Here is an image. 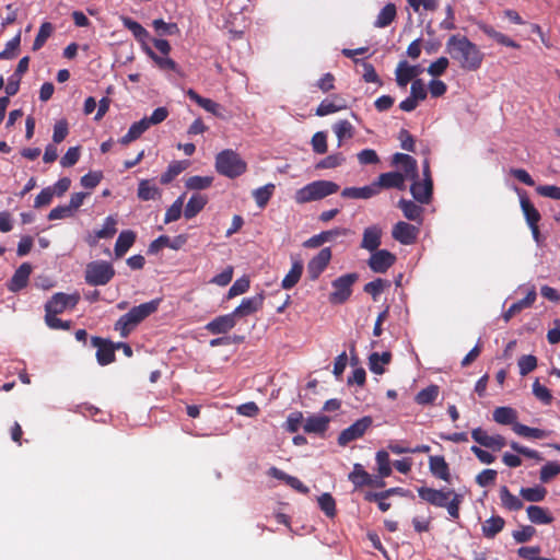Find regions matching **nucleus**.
<instances>
[{
	"label": "nucleus",
	"mask_w": 560,
	"mask_h": 560,
	"mask_svg": "<svg viewBox=\"0 0 560 560\" xmlns=\"http://www.w3.org/2000/svg\"><path fill=\"white\" fill-rule=\"evenodd\" d=\"M520 495L527 502H541L547 495V489L542 486L521 488Z\"/></svg>",
	"instance_id": "43"
},
{
	"label": "nucleus",
	"mask_w": 560,
	"mask_h": 560,
	"mask_svg": "<svg viewBox=\"0 0 560 560\" xmlns=\"http://www.w3.org/2000/svg\"><path fill=\"white\" fill-rule=\"evenodd\" d=\"M52 32V24L49 22H44L40 25L38 33L34 39L32 49L34 51L39 50L45 45L46 40L51 36Z\"/></svg>",
	"instance_id": "49"
},
{
	"label": "nucleus",
	"mask_w": 560,
	"mask_h": 560,
	"mask_svg": "<svg viewBox=\"0 0 560 560\" xmlns=\"http://www.w3.org/2000/svg\"><path fill=\"white\" fill-rule=\"evenodd\" d=\"M517 412L511 407H498L493 411V420L499 424H513L517 423Z\"/></svg>",
	"instance_id": "38"
},
{
	"label": "nucleus",
	"mask_w": 560,
	"mask_h": 560,
	"mask_svg": "<svg viewBox=\"0 0 560 560\" xmlns=\"http://www.w3.org/2000/svg\"><path fill=\"white\" fill-rule=\"evenodd\" d=\"M397 15L396 5L394 3H387L378 13L374 26L378 28L386 27L393 23Z\"/></svg>",
	"instance_id": "39"
},
{
	"label": "nucleus",
	"mask_w": 560,
	"mask_h": 560,
	"mask_svg": "<svg viewBox=\"0 0 560 560\" xmlns=\"http://www.w3.org/2000/svg\"><path fill=\"white\" fill-rule=\"evenodd\" d=\"M418 235L419 228L405 221L397 222L392 230L393 238L404 245H411L416 243Z\"/></svg>",
	"instance_id": "14"
},
{
	"label": "nucleus",
	"mask_w": 560,
	"mask_h": 560,
	"mask_svg": "<svg viewBox=\"0 0 560 560\" xmlns=\"http://www.w3.org/2000/svg\"><path fill=\"white\" fill-rule=\"evenodd\" d=\"M303 272V264L301 260H294L291 269L282 280V288L285 290L292 289L301 279Z\"/></svg>",
	"instance_id": "36"
},
{
	"label": "nucleus",
	"mask_w": 560,
	"mask_h": 560,
	"mask_svg": "<svg viewBox=\"0 0 560 560\" xmlns=\"http://www.w3.org/2000/svg\"><path fill=\"white\" fill-rule=\"evenodd\" d=\"M399 209L402 211L405 218L410 221H416L419 224L422 223L423 208L412 200L400 199L398 202Z\"/></svg>",
	"instance_id": "30"
},
{
	"label": "nucleus",
	"mask_w": 560,
	"mask_h": 560,
	"mask_svg": "<svg viewBox=\"0 0 560 560\" xmlns=\"http://www.w3.org/2000/svg\"><path fill=\"white\" fill-rule=\"evenodd\" d=\"M187 96L194 101L195 103H197L200 107H202L205 110L209 112V113H212V114H217L218 109H219V104L215 103L214 101L210 100V98H206V97H202L200 96L195 90L192 89H189L187 91Z\"/></svg>",
	"instance_id": "47"
},
{
	"label": "nucleus",
	"mask_w": 560,
	"mask_h": 560,
	"mask_svg": "<svg viewBox=\"0 0 560 560\" xmlns=\"http://www.w3.org/2000/svg\"><path fill=\"white\" fill-rule=\"evenodd\" d=\"M80 296L78 294L55 293L45 304V315H58L67 308H73Z\"/></svg>",
	"instance_id": "10"
},
{
	"label": "nucleus",
	"mask_w": 560,
	"mask_h": 560,
	"mask_svg": "<svg viewBox=\"0 0 560 560\" xmlns=\"http://www.w3.org/2000/svg\"><path fill=\"white\" fill-rule=\"evenodd\" d=\"M275 188L276 187L273 184H267L253 191V197L259 209H264L268 205L270 198L275 192Z\"/></svg>",
	"instance_id": "44"
},
{
	"label": "nucleus",
	"mask_w": 560,
	"mask_h": 560,
	"mask_svg": "<svg viewBox=\"0 0 560 560\" xmlns=\"http://www.w3.org/2000/svg\"><path fill=\"white\" fill-rule=\"evenodd\" d=\"M160 196L159 188L148 179H142L138 186V198L143 201L154 200Z\"/></svg>",
	"instance_id": "42"
},
{
	"label": "nucleus",
	"mask_w": 560,
	"mask_h": 560,
	"mask_svg": "<svg viewBox=\"0 0 560 560\" xmlns=\"http://www.w3.org/2000/svg\"><path fill=\"white\" fill-rule=\"evenodd\" d=\"M377 195V185L372 183L364 187H346L341 191L343 198L369 199Z\"/></svg>",
	"instance_id": "23"
},
{
	"label": "nucleus",
	"mask_w": 560,
	"mask_h": 560,
	"mask_svg": "<svg viewBox=\"0 0 560 560\" xmlns=\"http://www.w3.org/2000/svg\"><path fill=\"white\" fill-rule=\"evenodd\" d=\"M446 52L464 71L478 70L483 61V52L466 36L452 35L445 45Z\"/></svg>",
	"instance_id": "1"
},
{
	"label": "nucleus",
	"mask_w": 560,
	"mask_h": 560,
	"mask_svg": "<svg viewBox=\"0 0 560 560\" xmlns=\"http://www.w3.org/2000/svg\"><path fill=\"white\" fill-rule=\"evenodd\" d=\"M329 424V418L326 416H313L308 417L304 423V431L306 433H315L324 435Z\"/></svg>",
	"instance_id": "31"
},
{
	"label": "nucleus",
	"mask_w": 560,
	"mask_h": 560,
	"mask_svg": "<svg viewBox=\"0 0 560 560\" xmlns=\"http://www.w3.org/2000/svg\"><path fill=\"white\" fill-rule=\"evenodd\" d=\"M137 235L131 230L121 231L114 247L115 256L121 258L135 244Z\"/></svg>",
	"instance_id": "26"
},
{
	"label": "nucleus",
	"mask_w": 560,
	"mask_h": 560,
	"mask_svg": "<svg viewBox=\"0 0 560 560\" xmlns=\"http://www.w3.org/2000/svg\"><path fill=\"white\" fill-rule=\"evenodd\" d=\"M395 75L397 85L406 88L413 80L411 66L406 60L400 61L395 70Z\"/></svg>",
	"instance_id": "41"
},
{
	"label": "nucleus",
	"mask_w": 560,
	"mask_h": 560,
	"mask_svg": "<svg viewBox=\"0 0 560 560\" xmlns=\"http://www.w3.org/2000/svg\"><path fill=\"white\" fill-rule=\"evenodd\" d=\"M317 502L327 517L332 518L336 515V501L330 493H323L317 498Z\"/></svg>",
	"instance_id": "53"
},
{
	"label": "nucleus",
	"mask_w": 560,
	"mask_h": 560,
	"mask_svg": "<svg viewBox=\"0 0 560 560\" xmlns=\"http://www.w3.org/2000/svg\"><path fill=\"white\" fill-rule=\"evenodd\" d=\"M144 50L148 54V56L156 63V66L161 70H165V71H176L177 70V63L168 56L161 57V56L156 55L148 46L144 47Z\"/></svg>",
	"instance_id": "45"
},
{
	"label": "nucleus",
	"mask_w": 560,
	"mask_h": 560,
	"mask_svg": "<svg viewBox=\"0 0 560 560\" xmlns=\"http://www.w3.org/2000/svg\"><path fill=\"white\" fill-rule=\"evenodd\" d=\"M418 495L423 501L438 508H445L453 520L459 518V509L464 495L452 489H434L429 487L418 488Z\"/></svg>",
	"instance_id": "2"
},
{
	"label": "nucleus",
	"mask_w": 560,
	"mask_h": 560,
	"mask_svg": "<svg viewBox=\"0 0 560 560\" xmlns=\"http://www.w3.org/2000/svg\"><path fill=\"white\" fill-rule=\"evenodd\" d=\"M213 183L212 176H190L186 179L185 186L190 190H202L209 188Z\"/></svg>",
	"instance_id": "50"
},
{
	"label": "nucleus",
	"mask_w": 560,
	"mask_h": 560,
	"mask_svg": "<svg viewBox=\"0 0 560 560\" xmlns=\"http://www.w3.org/2000/svg\"><path fill=\"white\" fill-rule=\"evenodd\" d=\"M499 497L501 505L512 512H516L523 509L524 504L522 499L514 495L506 486H502L499 490Z\"/></svg>",
	"instance_id": "29"
},
{
	"label": "nucleus",
	"mask_w": 560,
	"mask_h": 560,
	"mask_svg": "<svg viewBox=\"0 0 560 560\" xmlns=\"http://www.w3.org/2000/svg\"><path fill=\"white\" fill-rule=\"evenodd\" d=\"M122 25L132 33L138 42L145 43L149 38V32L137 21L128 16L121 18Z\"/></svg>",
	"instance_id": "40"
},
{
	"label": "nucleus",
	"mask_w": 560,
	"mask_h": 560,
	"mask_svg": "<svg viewBox=\"0 0 560 560\" xmlns=\"http://www.w3.org/2000/svg\"><path fill=\"white\" fill-rule=\"evenodd\" d=\"M330 247H324L307 264V273L311 280H316L324 272L331 260Z\"/></svg>",
	"instance_id": "13"
},
{
	"label": "nucleus",
	"mask_w": 560,
	"mask_h": 560,
	"mask_svg": "<svg viewBox=\"0 0 560 560\" xmlns=\"http://www.w3.org/2000/svg\"><path fill=\"white\" fill-rule=\"evenodd\" d=\"M513 431L523 438H532V439H545L548 433L545 430L538 428H530L523 423H514Z\"/></svg>",
	"instance_id": "46"
},
{
	"label": "nucleus",
	"mask_w": 560,
	"mask_h": 560,
	"mask_svg": "<svg viewBox=\"0 0 560 560\" xmlns=\"http://www.w3.org/2000/svg\"><path fill=\"white\" fill-rule=\"evenodd\" d=\"M347 107L346 102L342 97L339 95H332V100H324L316 108V115L317 116H327L334 113H337L341 109H345Z\"/></svg>",
	"instance_id": "27"
},
{
	"label": "nucleus",
	"mask_w": 560,
	"mask_h": 560,
	"mask_svg": "<svg viewBox=\"0 0 560 560\" xmlns=\"http://www.w3.org/2000/svg\"><path fill=\"white\" fill-rule=\"evenodd\" d=\"M115 276L113 265L105 260L91 261L86 265L84 280L88 284L106 285Z\"/></svg>",
	"instance_id": "6"
},
{
	"label": "nucleus",
	"mask_w": 560,
	"mask_h": 560,
	"mask_svg": "<svg viewBox=\"0 0 560 560\" xmlns=\"http://www.w3.org/2000/svg\"><path fill=\"white\" fill-rule=\"evenodd\" d=\"M410 492L404 488L395 487L381 492H366L364 500L388 499L392 495L407 497Z\"/></svg>",
	"instance_id": "51"
},
{
	"label": "nucleus",
	"mask_w": 560,
	"mask_h": 560,
	"mask_svg": "<svg viewBox=\"0 0 560 560\" xmlns=\"http://www.w3.org/2000/svg\"><path fill=\"white\" fill-rule=\"evenodd\" d=\"M374 184L377 185V194L380 192L381 188H397L400 190L406 188L405 175L399 172L383 173L378 176Z\"/></svg>",
	"instance_id": "18"
},
{
	"label": "nucleus",
	"mask_w": 560,
	"mask_h": 560,
	"mask_svg": "<svg viewBox=\"0 0 560 560\" xmlns=\"http://www.w3.org/2000/svg\"><path fill=\"white\" fill-rule=\"evenodd\" d=\"M245 312V300L231 314L218 316L206 325V329L213 335L225 334L236 325V318Z\"/></svg>",
	"instance_id": "8"
},
{
	"label": "nucleus",
	"mask_w": 560,
	"mask_h": 560,
	"mask_svg": "<svg viewBox=\"0 0 560 560\" xmlns=\"http://www.w3.org/2000/svg\"><path fill=\"white\" fill-rule=\"evenodd\" d=\"M184 198H185V194L179 196L172 203V206L166 210L165 217H164L165 224L177 221L180 218L182 211H183Z\"/></svg>",
	"instance_id": "52"
},
{
	"label": "nucleus",
	"mask_w": 560,
	"mask_h": 560,
	"mask_svg": "<svg viewBox=\"0 0 560 560\" xmlns=\"http://www.w3.org/2000/svg\"><path fill=\"white\" fill-rule=\"evenodd\" d=\"M215 171L225 177L236 178L245 172V162L231 149L219 152L215 156Z\"/></svg>",
	"instance_id": "5"
},
{
	"label": "nucleus",
	"mask_w": 560,
	"mask_h": 560,
	"mask_svg": "<svg viewBox=\"0 0 560 560\" xmlns=\"http://www.w3.org/2000/svg\"><path fill=\"white\" fill-rule=\"evenodd\" d=\"M558 474H560V465L555 462H549L541 467L539 478L541 482H548Z\"/></svg>",
	"instance_id": "64"
},
{
	"label": "nucleus",
	"mask_w": 560,
	"mask_h": 560,
	"mask_svg": "<svg viewBox=\"0 0 560 560\" xmlns=\"http://www.w3.org/2000/svg\"><path fill=\"white\" fill-rule=\"evenodd\" d=\"M521 208L525 217L526 223L529 225L538 224L541 220L539 211L535 208L533 202L527 196H521L520 198Z\"/></svg>",
	"instance_id": "34"
},
{
	"label": "nucleus",
	"mask_w": 560,
	"mask_h": 560,
	"mask_svg": "<svg viewBox=\"0 0 560 560\" xmlns=\"http://www.w3.org/2000/svg\"><path fill=\"white\" fill-rule=\"evenodd\" d=\"M372 423L373 419L370 416L358 419L354 423L340 432L338 444L340 446H347L350 442L362 438L371 428Z\"/></svg>",
	"instance_id": "9"
},
{
	"label": "nucleus",
	"mask_w": 560,
	"mask_h": 560,
	"mask_svg": "<svg viewBox=\"0 0 560 560\" xmlns=\"http://www.w3.org/2000/svg\"><path fill=\"white\" fill-rule=\"evenodd\" d=\"M412 197L422 205H428L432 199L433 180H415L410 187Z\"/></svg>",
	"instance_id": "19"
},
{
	"label": "nucleus",
	"mask_w": 560,
	"mask_h": 560,
	"mask_svg": "<svg viewBox=\"0 0 560 560\" xmlns=\"http://www.w3.org/2000/svg\"><path fill=\"white\" fill-rule=\"evenodd\" d=\"M32 272V266L28 262H23L13 273L12 278L8 283V289L11 292H19L24 289Z\"/></svg>",
	"instance_id": "16"
},
{
	"label": "nucleus",
	"mask_w": 560,
	"mask_h": 560,
	"mask_svg": "<svg viewBox=\"0 0 560 560\" xmlns=\"http://www.w3.org/2000/svg\"><path fill=\"white\" fill-rule=\"evenodd\" d=\"M520 374L522 376L527 375L537 368V358L533 354L522 355L517 362Z\"/></svg>",
	"instance_id": "58"
},
{
	"label": "nucleus",
	"mask_w": 560,
	"mask_h": 560,
	"mask_svg": "<svg viewBox=\"0 0 560 560\" xmlns=\"http://www.w3.org/2000/svg\"><path fill=\"white\" fill-rule=\"evenodd\" d=\"M375 459L377 463L380 477L385 478L390 476L392 468L388 453L386 451H378L376 453Z\"/></svg>",
	"instance_id": "55"
},
{
	"label": "nucleus",
	"mask_w": 560,
	"mask_h": 560,
	"mask_svg": "<svg viewBox=\"0 0 560 560\" xmlns=\"http://www.w3.org/2000/svg\"><path fill=\"white\" fill-rule=\"evenodd\" d=\"M439 396V386L438 385H430L423 389H421L415 397V401L418 405H430L434 402V400Z\"/></svg>",
	"instance_id": "48"
},
{
	"label": "nucleus",
	"mask_w": 560,
	"mask_h": 560,
	"mask_svg": "<svg viewBox=\"0 0 560 560\" xmlns=\"http://www.w3.org/2000/svg\"><path fill=\"white\" fill-rule=\"evenodd\" d=\"M150 128L149 124L144 118L139 121L133 122L128 132L120 138L119 142L124 145L129 144L130 142L137 140L141 137L143 132H145Z\"/></svg>",
	"instance_id": "35"
},
{
	"label": "nucleus",
	"mask_w": 560,
	"mask_h": 560,
	"mask_svg": "<svg viewBox=\"0 0 560 560\" xmlns=\"http://www.w3.org/2000/svg\"><path fill=\"white\" fill-rule=\"evenodd\" d=\"M540 548L538 546L536 547H521L517 550V555L523 560H557L553 558H542L539 557Z\"/></svg>",
	"instance_id": "63"
},
{
	"label": "nucleus",
	"mask_w": 560,
	"mask_h": 560,
	"mask_svg": "<svg viewBox=\"0 0 560 560\" xmlns=\"http://www.w3.org/2000/svg\"><path fill=\"white\" fill-rule=\"evenodd\" d=\"M429 469H430V472L434 477H436L443 481H446V482L450 481V479H451L450 467L443 456H440V455L430 456L429 457Z\"/></svg>",
	"instance_id": "21"
},
{
	"label": "nucleus",
	"mask_w": 560,
	"mask_h": 560,
	"mask_svg": "<svg viewBox=\"0 0 560 560\" xmlns=\"http://www.w3.org/2000/svg\"><path fill=\"white\" fill-rule=\"evenodd\" d=\"M397 260L395 254L387 249H376L371 252V256L368 260L369 268L376 273H385L392 268Z\"/></svg>",
	"instance_id": "11"
},
{
	"label": "nucleus",
	"mask_w": 560,
	"mask_h": 560,
	"mask_svg": "<svg viewBox=\"0 0 560 560\" xmlns=\"http://www.w3.org/2000/svg\"><path fill=\"white\" fill-rule=\"evenodd\" d=\"M334 131L340 143L346 138H352L353 126L348 120H339L334 125Z\"/></svg>",
	"instance_id": "59"
},
{
	"label": "nucleus",
	"mask_w": 560,
	"mask_h": 560,
	"mask_svg": "<svg viewBox=\"0 0 560 560\" xmlns=\"http://www.w3.org/2000/svg\"><path fill=\"white\" fill-rule=\"evenodd\" d=\"M477 26L479 27L480 31H482L488 37L492 38L493 40H495L498 44L502 45V46H506V47H511V48H520V44H517L515 40H513L512 38H510L509 36H506L505 34L501 33V32H498L497 30H494L493 26L489 25V24H486L483 22H478L477 23Z\"/></svg>",
	"instance_id": "22"
},
{
	"label": "nucleus",
	"mask_w": 560,
	"mask_h": 560,
	"mask_svg": "<svg viewBox=\"0 0 560 560\" xmlns=\"http://www.w3.org/2000/svg\"><path fill=\"white\" fill-rule=\"evenodd\" d=\"M359 275L350 272L342 275L331 282L332 292L329 294V302L332 304L346 303L352 294V287L358 281Z\"/></svg>",
	"instance_id": "7"
},
{
	"label": "nucleus",
	"mask_w": 560,
	"mask_h": 560,
	"mask_svg": "<svg viewBox=\"0 0 560 560\" xmlns=\"http://www.w3.org/2000/svg\"><path fill=\"white\" fill-rule=\"evenodd\" d=\"M268 475L278 480L284 481L288 486L302 494H307L310 492V489L299 478L290 476L277 467H270Z\"/></svg>",
	"instance_id": "20"
},
{
	"label": "nucleus",
	"mask_w": 560,
	"mask_h": 560,
	"mask_svg": "<svg viewBox=\"0 0 560 560\" xmlns=\"http://www.w3.org/2000/svg\"><path fill=\"white\" fill-rule=\"evenodd\" d=\"M69 133V124L67 119L56 121L54 126L52 141L55 143L62 142Z\"/></svg>",
	"instance_id": "61"
},
{
	"label": "nucleus",
	"mask_w": 560,
	"mask_h": 560,
	"mask_svg": "<svg viewBox=\"0 0 560 560\" xmlns=\"http://www.w3.org/2000/svg\"><path fill=\"white\" fill-rule=\"evenodd\" d=\"M348 479L353 483L355 488H362L364 486H374V477L371 476L361 464H354L352 471L349 474Z\"/></svg>",
	"instance_id": "24"
},
{
	"label": "nucleus",
	"mask_w": 560,
	"mask_h": 560,
	"mask_svg": "<svg viewBox=\"0 0 560 560\" xmlns=\"http://www.w3.org/2000/svg\"><path fill=\"white\" fill-rule=\"evenodd\" d=\"M528 520L536 525H546L553 522L551 513L539 505H529L526 509Z\"/></svg>",
	"instance_id": "28"
},
{
	"label": "nucleus",
	"mask_w": 560,
	"mask_h": 560,
	"mask_svg": "<svg viewBox=\"0 0 560 560\" xmlns=\"http://www.w3.org/2000/svg\"><path fill=\"white\" fill-rule=\"evenodd\" d=\"M387 285L388 282L386 280L377 278L373 281L368 282L364 285L363 291L370 294L373 298V300L376 301Z\"/></svg>",
	"instance_id": "56"
},
{
	"label": "nucleus",
	"mask_w": 560,
	"mask_h": 560,
	"mask_svg": "<svg viewBox=\"0 0 560 560\" xmlns=\"http://www.w3.org/2000/svg\"><path fill=\"white\" fill-rule=\"evenodd\" d=\"M208 203V197L199 192H195L189 198L184 209V217L187 220L195 218Z\"/></svg>",
	"instance_id": "25"
},
{
	"label": "nucleus",
	"mask_w": 560,
	"mask_h": 560,
	"mask_svg": "<svg viewBox=\"0 0 560 560\" xmlns=\"http://www.w3.org/2000/svg\"><path fill=\"white\" fill-rule=\"evenodd\" d=\"M505 521L499 515H493L482 523L481 530L486 538L492 539L503 530Z\"/></svg>",
	"instance_id": "33"
},
{
	"label": "nucleus",
	"mask_w": 560,
	"mask_h": 560,
	"mask_svg": "<svg viewBox=\"0 0 560 560\" xmlns=\"http://www.w3.org/2000/svg\"><path fill=\"white\" fill-rule=\"evenodd\" d=\"M185 170L183 162H173L168 165L167 170L161 175L160 182L163 185L170 184L176 176Z\"/></svg>",
	"instance_id": "57"
},
{
	"label": "nucleus",
	"mask_w": 560,
	"mask_h": 560,
	"mask_svg": "<svg viewBox=\"0 0 560 560\" xmlns=\"http://www.w3.org/2000/svg\"><path fill=\"white\" fill-rule=\"evenodd\" d=\"M153 27L160 35H177L179 28L176 23H166L162 19L153 21Z\"/></svg>",
	"instance_id": "60"
},
{
	"label": "nucleus",
	"mask_w": 560,
	"mask_h": 560,
	"mask_svg": "<svg viewBox=\"0 0 560 560\" xmlns=\"http://www.w3.org/2000/svg\"><path fill=\"white\" fill-rule=\"evenodd\" d=\"M339 185L330 180H315L296 190L294 200L296 203H307L320 200L327 196L336 194Z\"/></svg>",
	"instance_id": "4"
},
{
	"label": "nucleus",
	"mask_w": 560,
	"mask_h": 560,
	"mask_svg": "<svg viewBox=\"0 0 560 560\" xmlns=\"http://www.w3.org/2000/svg\"><path fill=\"white\" fill-rule=\"evenodd\" d=\"M392 360V353L386 351L382 354L373 352L369 357V368L375 374H383L385 372L382 364H388Z\"/></svg>",
	"instance_id": "37"
},
{
	"label": "nucleus",
	"mask_w": 560,
	"mask_h": 560,
	"mask_svg": "<svg viewBox=\"0 0 560 560\" xmlns=\"http://www.w3.org/2000/svg\"><path fill=\"white\" fill-rule=\"evenodd\" d=\"M349 233L348 229L335 228L328 231H323L319 234L313 235L303 243L306 248H316L325 243L332 242L339 236H345Z\"/></svg>",
	"instance_id": "15"
},
{
	"label": "nucleus",
	"mask_w": 560,
	"mask_h": 560,
	"mask_svg": "<svg viewBox=\"0 0 560 560\" xmlns=\"http://www.w3.org/2000/svg\"><path fill=\"white\" fill-rule=\"evenodd\" d=\"M393 162L404 168L406 176H410L413 179L418 178L417 161L411 155L396 153L393 156Z\"/></svg>",
	"instance_id": "32"
},
{
	"label": "nucleus",
	"mask_w": 560,
	"mask_h": 560,
	"mask_svg": "<svg viewBox=\"0 0 560 560\" xmlns=\"http://www.w3.org/2000/svg\"><path fill=\"white\" fill-rule=\"evenodd\" d=\"M303 420L304 418L301 411L291 412L287 418L284 429L290 433H295L299 431Z\"/></svg>",
	"instance_id": "62"
},
{
	"label": "nucleus",
	"mask_w": 560,
	"mask_h": 560,
	"mask_svg": "<svg viewBox=\"0 0 560 560\" xmlns=\"http://www.w3.org/2000/svg\"><path fill=\"white\" fill-rule=\"evenodd\" d=\"M116 225L117 220L114 217L108 215L104 221L103 228L95 230L94 233L96 234V237H100L101 240L112 238L117 232Z\"/></svg>",
	"instance_id": "54"
},
{
	"label": "nucleus",
	"mask_w": 560,
	"mask_h": 560,
	"mask_svg": "<svg viewBox=\"0 0 560 560\" xmlns=\"http://www.w3.org/2000/svg\"><path fill=\"white\" fill-rule=\"evenodd\" d=\"M382 243V229L371 225L364 229L360 247L371 252L378 249Z\"/></svg>",
	"instance_id": "17"
},
{
	"label": "nucleus",
	"mask_w": 560,
	"mask_h": 560,
	"mask_svg": "<svg viewBox=\"0 0 560 560\" xmlns=\"http://www.w3.org/2000/svg\"><path fill=\"white\" fill-rule=\"evenodd\" d=\"M161 302L162 299L158 298L133 306L128 313L118 318L114 325L115 330L119 331L122 338L128 337L137 325L159 310Z\"/></svg>",
	"instance_id": "3"
},
{
	"label": "nucleus",
	"mask_w": 560,
	"mask_h": 560,
	"mask_svg": "<svg viewBox=\"0 0 560 560\" xmlns=\"http://www.w3.org/2000/svg\"><path fill=\"white\" fill-rule=\"evenodd\" d=\"M91 345L96 348V360L100 365H108L116 360L115 342L102 337H92Z\"/></svg>",
	"instance_id": "12"
}]
</instances>
